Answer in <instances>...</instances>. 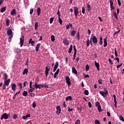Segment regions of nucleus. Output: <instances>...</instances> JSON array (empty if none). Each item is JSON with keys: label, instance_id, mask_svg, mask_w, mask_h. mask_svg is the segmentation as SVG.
Here are the masks:
<instances>
[{"label": "nucleus", "instance_id": "7", "mask_svg": "<svg viewBox=\"0 0 124 124\" xmlns=\"http://www.w3.org/2000/svg\"><path fill=\"white\" fill-rule=\"evenodd\" d=\"M31 81H30V87L31 89L28 91V93H32L33 91H34V87H32V86H31Z\"/></svg>", "mask_w": 124, "mask_h": 124}, {"label": "nucleus", "instance_id": "13", "mask_svg": "<svg viewBox=\"0 0 124 124\" xmlns=\"http://www.w3.org/2000/svg\"><path fill=\"white\" fill-rule=\"evenodd\" d=\"M35 43V41H32V39L30 38L29 41V44H31L32 46H33L34 45V43Z\"/></svg>", "mask_w": 124, "mask_h": 124}, {"label": "nucleus", "instance_id": "12", "mask_svg": "<svg viewBox=\"0 0 124 124\" xmlns=\"http://www.w3.org/2000/svg\"><path fill=\"white\" fill-rule=\"evenodd\" d=\"M94 65L96 67L98 71H99V63L97 62L96 61H94Z\"/></svg>", "mask_w": 124, "mask_h": 124}, {"label": "nucleus", "instance_id": "23", "mask_svg": "<svg viewBox=\"0 0 124 124\" xmlns=\"http://www.w3.org/2000/svg\"><path fill=\"white\" fill-rule=\"evenodd\" d=\"M12 90H13V91H16V84H15V83L12 84Z\"/></svg>", "mask_w": 124, "mask_h": 124}, {"label": "nucleus", "instance_id": "35", "mask_svg": "<svg viewBox=\"0 0 124 124\" xmlns=\"http://www.w3.org/2000/svg\"><path fill=\"white\" fill-rule=\"evenodd\" d=\"M76 34V31L73 30V31H72V32L71 33V35L72 36H74Z\"/></svg>", "mask_w": 124, "mask_h": 124}, {"label": "nucleus", "instance_id": "19", "mask_svg": "<svg viewBox=\"0 0 124 124\" xmlns=\"http://www.w3.org/2000/svg\"><path fill=\"white\" fill-rule=\"evenodd\" d=\"M40 45H41L40 43H39L36 45V48H35L36 52H38L39 50V47H40Z\"/></svg>", "mask_w": 124, "mask_h": 124}, {"label": "nucleus", "instance_id": "15", "mask_svg": "<svg viewBox=\"0 0 124 124\" xmlns=\"http://www.w3.org/2000/svg\"><path fill=\"white\" fill-rule=\"evenodd\" d=\"M113 97L114 98V107H117V100H116V95L115 94L113 95Z\"/></svg>", "mask_w": 124, "mask_h": 124}, {"label": "nucleus", "instance_id": "24", "mask_svg": "<svg viewBox=\"0 0 124 124\" xmlns=\"http://www.w3.org/2000/svg\"><path fill=\"white\" fill-rule=\"evenodd\" d=\"M31 117V114H27L26 116H23L22 118L23 120H26L28 119V118H30Z\"/></svg>", "mask_w": 124, "mask_h": 124}, {"label": "nucleus", "instance_id": "20", "mask_svg": "<svg viewBox=\"0 0 124 124\" xmlns=\"http://www.w3.org/2000/svg\"><path fill=\"white\" fill-rule=\"evenodd\" d=\"M104 46L106 47L107 46V37H106L104 39Z\"/></svg>", "mask_w": 124, "mask_h": 124}, {"label": "nucleus", "instance_id": "28", "mask_svg": "<svg viewBox=\"0 0 124 124\" xmlns=\"http://www.w3.org/2000/svg\"><path fill=\"white\" fill-rule=\"evenodd\" d=\"M28 72H29V70L28 69L25 68L23 71V75H25V74H28Z\"/></svg>", "mask_w": 124, "mask_h": 124}, {"label": "nucleus", "instance_id": "22", "mask_svg": "<svg viewBox=\"0 0 124 124\" xmlns=\"http://www.w3.org/2000/svg\"><path fill=\"white\" fill-rule=\"evenodd\" d=\"M87 11L88 12H91L92 11V9H91V5L90 4H87Z\"/></svg>", "mask_w": 124, "mask_h": 124}, {"label": "nucleus", "instance_id": "1", "mask_svg": "<svg viewBox=\"0 0 124 124\" xmlns=\"http://www.w3.org/2000/svg\"><path fill=\"white\" fill-rule=\"evenodd\" d=\"M105 92L100 91V94H101L102 96H104V97H105L106 96V94H108V91H107V89L106 88H104Z\"/></svg>", "mask_w": 124, "mask_h": 124}, {"label": "nucleus", "instance_id": "10", "mask_svg": "<svg viewBox=\"0 0 124 124\" xmlns=\"http://www.w3.org/2000/svg\"><path fill=\"white\" fill-rule=\"evenodd\" d=\"M63 43H64L65 45H68L69 44V41H68L67 39L65 37L63 40Z\"/></svg>", "mask_w": 124, "mask_h": 124}, {"label": "nucleus", "instance_id": "29", "mask_svg": "<svg viewBox=\"0 0 124 124\" xmlns=\"http://www.w3.org/2000/svg\"><path fill=\"white\" fill-rule=\"evenodd\" d=\"M65 100L66 101H68V100L71 101L72 100V97H71V96H69L66 98Z\"/></svg>", "mask_w": 124, "mask_h": 124}, {"label": "nucleus", "instance_id": "62", "mask_svg": "<svg viewBox=\"0 0 124 124\" xmlns=\"http://www.w3.org/2000/svg\"><path fill=\"white\" fill-rule=\"evenodd\" d=\"M117 1L119 6H121V5H122V3H121V1L120 0H117Z\"/></svg>", "mask_w": 124, "mask_h": 124}, {"label": "nucleus", "instance_id": "56", "mask_svg": "<svg viewBox=\"0 0 124 124\" xmlns=\"http://www.w3.org/2000/svg\"><path fill=\"white\" fill-rule=\"evenodd\" d=\"M59 74V73L56 72L54 74V78H57V75Z\"/></svg>", "mask_w": 124, "mask_h": 124}, {"label": "nucleus", "instance_id": "52", "mask_svg": "<svg viewBox=\"0 0 124 124\" xmlns=\"http://www.w3.org/2000/svg\"><path fill=\"white\" fill-rule=\"evenodd\" d=\"M109 3L110 6H113V5H114V3L113 2V1L112 0H110Z\"/></svg>", "mask_w": 124, "mask_h": 124}, {"label": "nucleus", "instance_id": "16", "mask_svg": "<svg viewBox=\"0 0 124 124\" xmlns=\"http://www.w3.org/2000/svg\"><path fill=\"white\" fill-rule=\"evenodd\" d=\"M72 72L73 73H74V74H76V75L78 74V72H77V70H76V69H75L74 67H72Z\"/></svg>", "mask_w": 124, "mask_h": 124}, {"label": "nucleus", "instance_id": "40", "mask_svg": "<svg viewBox=\"0 0 124 124\" xmlns=\"http://www.w3.org/2000/svg\"><path fill=\"white\" fill-rule=\"evenodd\" d=\"M54 20V17H51L49 20L50 24H53V22Z\"/></svg>", "mask_w": 124, "mask_h": 124}, {"label": "nucleus", "instance_id": "18", "mask_svg": "<svg viewBox=\"0 0 124 124\" xmlns=\"http://www.w3.org/2000/svg\"><path fill=\"white\" fill-rule=\"evenodd\" d=\"M73 49V46L72 45H71L68 50L69 54H71V53L72 52Z\"/></svg>", "mask_w": 124, "mask_h": 124}, {"label": "nucleus", "instance_id": "59", "mask_svg": "<svg viewBox=\"0 0 124 124\" xmlns=\"http://www.w3.org/2000/svg\"><path fill=\"white\" fill-rule=\"evenodd\" d=\"M82 13L85 14V8L84 7L82 8Z\"/></svg>", "mask_w": 124, "mask_h": 124}, {"label": "nucleus", "instance_id": "55", "mask_svg": "<svg viewBox=\"0 0 124 124\" xmlns=\"http://www.w3.org/2000/svg\"><path fill=\"white\" fill-rule=\"evenodd\" d=\"M95 124H100V122L98 120H96L94 122Z\"/></svg>", "mask_w": 124, "mask_h": 124}, {"label": "nucleus", "instance_id": "48", "mask_svg": "<svg viewBox=\"0 0 124 124\" xmlns=\"http://www.w3.org/2000/svg\"><path fill=\"white\" fill-rule=\"evenodd\" d=\"M77 36L78 40H80V33L79 32H78V34L77 35Z\"/></svg>", "mask_w": 124, "mask_h": 124}, {"label": "nucleus", "instance_id": "64", "mask_svg": "<svg viewBox=\"0 0 124 124\" xmlns=\"http://www.w3.org/2000/svg\"><path fill=\"white\" fill-rule=\"evenodd\" d=\"M88 105H89V108H92V103H91V102H89L88 103Z\"/></svg>", "mask_w": 124, "mask_h": 124}, {"label": "nucleus", "instance_id": "5", "mask_svg": "<svg viewBox=\"0 0 124 124\" xmlns=\"http://www.w3.org/2000/svg\"><path fill=\"white\" fill-rule=\"evenodd\" d=\"M65 79L66 81V84H67L68 87H70V86L71 85V82H70V78L69 77L66 76Z\"/></svg>", "mask_w": 124, "mask_h": 124}, {"label": "nucleus", "instance_id": "43", "mask_svg": "<svg viewBox=\"0 0 124 124\" xmlns=\"http://www.w3.org/2000/svg\"><path fill=\"white\" fill-rule=\"evenodd\" d=\"M48 67L49 68H48ZM48 67L47 66L46 67V70H45L46 72H49L50 71V66H48Z\"/></svg>", "mask_w": 124, "mask_h": 124}, {"label": "nucleus", "instance_id": "45", "mask_svg": "<svg viewBox=\"0 0 124 124\" xmlns=\"http://www.w3.org/2000/svg\"><path fill=\"white\" fill-rule=\"evenodd\" d=\"M51 41L52 42L55 41V36H54V35H52L51 36Z\"/></svg>", "mask_w": 124, "mask_h": 124}, {"label": "nucleus", "instance_id": "27", "mask_svg": "<svg viewBox=\"0 0 124 124\" xmlns=\"http://www.w3.org/2000/svg\"><path fill=\"white\" fill-rule=\"evenodd\" d=\"M16 9H14L11 13V15L12 16H14V15H16Z\"/></svg>", "mask_w": 124, "mask_h": 124}, {"label": "nucleus", "instance_id": "17", "mask_svg": "<svg viewBox=\"0 0 124 124\" xmlns=\"http://www.w3.org/2000/svg\"><path fill=\"white\" fill-rule=\"evenodd\" d=\"M37 13L38 16H40V14L41 13V9L40 8V7H39L37 8Z\"/></svg>", "mask_w": 124, "mask_h": 124}, {"label": "nucleus", "instance_id": "36", "mask_svg": "<svg viewBox=\"0 0 124 124\" xmlns=\"http://www.w3.org/2000/svg\"><path fill=\"white\" fill-rule=\"evenodd\" d=\"M90 42H91V40H90L89 39L87 40L86 41L87 47H89V46H90Z\"/></svg>", "mask_w": 124, "mask_h": 124}, {"label": "nucleus", "instance_id": "46", "mask_svg": "<svg viewBox=\"0 0 124 124\" xmlns=\"http://www.w3.org/2000/svg\"><path fill=\"white\" fill-rule=\"evenodd\" d=\"M114 52H115V57H118V52H117V48H114Z\"/></svg>", "mask_w": 124, "mask_h": 124}, {"label": "nucleus", "instance_id": "30", "mask_svg": "<svg viewBox=\"0 0 124 124\" xmlns=\"http://www.w3.org/2000/svg\"><path fill=\"white\" fill-rule=\"evenodd\" d=\"M6 25L8 27L9 26V25H10V21H9V19H8V18L6 19Z\"/></svg>", "mask_w": 124, "mask_h": 124}, {"label": "nucleus", "instance_id": "42", "mask_svg": "<svg viewBox=\"0 0 124 124\" xmlns=\"http://www.w3.org/2000/svg\"><path fill=\"white\" fill-rule=\"evenodd\" d=\"M58 67H59V62H56L54 68L57 69Z\"/></svg>", "mask_w": 124, "mask_h": 124}, {"label": "nucleus", "instance_id": "58", "mask_svg": "<svg viewBox=\"0 0 124 124\" xmlns=\"http://www.w3.org/2000/svg\"><path fill=\"white\" fill-rule=\"evenodd\" d=\"M29 58H27L26 60V62L25 65H27V66L29 65Z\"/></svg>", "mask_w": 124, "mask_h": 124}, {"label": "nucleus", "instance_id": "2", "mask_svg": "<svg viewBox=\"0 0 124 124\" xmlns=\"http://www.w3.org/2000/svg\"><path fill=\"white\" fill-rule=\"evenodd\" d=\"M96 107H97V109L98 110V112H102V109H101V106H100V103L99 102H96L95 103Z\"/></svg>", "mask_w": 124, "mask_h": 124}, {"label": "nucleus", "instance_id": "4", "mask_svg": "<svg viewBox=\"0 0 124 124\" xmlns=\"http://www.w3.org/2000/svg\"><path fill=\"white\" fill-rule=\"evenodd\" d=\"M8 118H9L8 114H7L6 113H5L1 115L0 120H3V119H4V120H7Z\"/></svg>", "mask_w": 124, "mask_h": 124}, {"label": "nucleus", "instance_id": "3", "mask_svg": "<svg viewBox=\"0 0 124 124\" xmlns=\"http://www.w3.org/2000/svg\"><path fill=\"white\" fill-rule=\"evenodd\" d=\"M24 42H25V37L24 35H22V37L20 38V47L23 46V45H24Z\"/></svg>", "mask_w": 124, "mask_h": 124}, {"label": "nucleus", "instance_id": "31", "mask_svg": "<svg viewBox=\"0 0 124 124\" xmlns=\"http://www.w3.org/2000/svg\"><path fill=\"white\" fill-rule=\"evenodd\" d=\"M5 10H6V7H4L0 9V12H1V13H3Z\"/></svg>", "mask_w": 124, "mask_h": 124}, {"label": "nucleus", "instance_id": "9", "mask_svg": "<svg viewBox=\"0 0 124 124\" xmlns=\"http://www.w3.org/2000/svg\"><path fill=\"white\" fill-rule=\"evenodd\" d=\"M92 40L94 44H96L97 43V38H96V36H93V37H92Z\"/></svg>", "mask_w": 124, "mask_h": 124}, {"label": "nucleus", "instance_id": "49", "mask_svg": "<svg viewBox=\"0 0 124 124\" xmlns=\"http://www.w3.org/2000/svg\"><path fill=\"white\" fill-rule=\"evenodd\" d=\"M84 94H85V95H88L89 94V91L88 90H85L84 91Z\"/></svg>", "mask_w": 124, "mask_h": 124}, {"label": "nucleus", "instance_id": "39", "mask_svg": "<svg viewBox=\"0 0 124 124\" xmlns=\"http://www.w3.org/2000/svg\"><path fill=\"white\" fill-rule=\"evenodd\" d=\"M61 7V6L59 7V9L57 12V15L58 16V17H61V13L60 12V8Z\"/></svg>", "mask_w": 124, "mask_h": 124}, {"label": "nucleus", "instance_id": "61", "mask_svg": "<svg viewBox=\"0 0 124 124\" xmlns=\"http://www.w3.org/2000/svg\"><path fill=\"white\" fill-rule=\"evenodd\" d=\"M30 14L31 15L32 13H33V8H31L30 9Z\"/></svg>", "mask_w": 124, "mask_h": 124}, {"label": "nucleus", "instance_id": "25", "mask_svg": "<svg viewBox=\"0 0 124 124\" xmlns=\"http://www.w3.org/2000/svg\"><path fill=\"white\" fill-rule=\"evenodd\" d=\"M7 34L8 35H11L12 34V30L9 29L7 32Z\"/></svg>", "mask_w": 124, "mask_h": 124}, {"label": "nucleus", "instance_id": "6", "mask_svg": "<svg viewBox=\"0 0 124 124\" xmlns=\"http://www.w3.org/2000/svg\"><path fill=\"white\" fill-rule=\"evenodd\" d=\"M74 13H75V16L76 17H77L79 14V11H78V8L77 7H74Z\"/></svg>", "mask_w": 124, "mask_h": 124}, {"label": "nucleus", "instance_id": "33", "mask_svg": "<svg viewBox=\"0 0 124 124\" xmlns=\"http://www.w3.org/2000/svg\"><path fill=\"white\" fill-rule=\"evenodd\" d=\"M117 30H118V31H117L114 33L113 36H115L116 34H118L119 32L121 31V30H120V29L117 28Z\"/></svg>", "mask_w": 124, "mask_h": 124}, {"label": "nucleus", "instance_id": "21", "mask_svg": "<svg viewBox=\"0 0 124 124\" xmlns=\"http://www.w3.org/2000/svg\"><path fill=\"white\" fill-rule=\"evenodd\" d=\"M113 16L116 20H119V18H118V16H117V13L116 12H113Z\"/></svg>", "mask_w": 124, "mask_h": 124}, {"label": "nucleus", "instance_id": "63", "mask_svg": "<svg viewBox=\"0 0 124 124\" xmlns=\"http://www.w3.org/2000/svg\"><path fill=\"white\" fill-rule=\"evenodd\" d=\"M13 119H14V120H16V119H17V115L16 114L14 115Z\"/></svg>", "mask_w": 124, "mask_h": 124}, {"label": "nucleus", "instance_id": "8", "mask_svg": "<svg viewBox=\"0 0 124 124\" xmlns=\"http://www.w3.org/2000/svg\"><path fill=\"white\" fill-rule=\"evenodd\" d=\"M56 114L57 115H60L61 114V112H62V109H61V107L60 106L56 107Z\"/></svg>", "mask_w": 124, "mask_h": 124}, {"label": "nucleus", "instance_id": "32", "mask_svg": "<svg viewBox=\"0 0 124 124\" xmlns=\"http://www.w3.org/2000/svg\"><path fill=\"white\" fill-rule=\"evenodd\" d=\"M22 95H23V96H28V92L24 91L23 92Z\"/></svg>", "mask_w": 124, "mask_h": 124}, {"label": "nucleus", "instance_id": "47", "mask_svg": "<svg viewBox=\"0 0 124 124\" xmlns=\"http://www.w3.org/2000/svg\"><path fill=\"white\" fill-rule=\"evenodd\" d=\"M120 120V121H122V122H124V117H123V116L121 115L119 117Z\"/></svg>", "mask_w": 124, "mask_h": 124}, {"label": "nucleus", "instance_id": "11", "mask_svg": "<svg viewBox=\"0 0 124 124\" xmlns=\"http://www.w3.org/2000/svg\"><path fill=\"white\" fill-rule=\"evenodd\" d=\"M35 88L36 89H41V88H43V85L41 84L37 85V83H35Z\"/></svg>", "mask_w": 124, "mask_h": 124}, {"label": "nucleus", "instance_id": "37", "mask_svg": "<svg viewBox=\"0 0 124 124\" xmlns=\"http://www.w3.org/2000/svg\"><path fill=\"white\" fill-rule=\"evenodd\" d=\"M58 21L60 25H62V18H61V17H58Z\"/></svg>", "mask_w": 124, "mask_h": 124}, {"label": "nucleus", "instance_id": "54", "mask_svg": "<svg viewBox=\"0 0 124 124\" xmlns=\"http://www.w3.org/2000/svg\"><path fill=\"white\" fill-rule=\"evenodd\" d=\"M18 87H19V89H21V90H22V83H19L18 84Z\"/></svg>", "mask_w": 124, "mask_h": 124}, {"label": "nucleus", "instance_id": "38", "mask_svg": "<svg viewBox=\"0 0 124 124\" xmlns=\"http://www.w3.org/2000/svg\"><path fill=\"white\" fill-rule=\"evenodd\" d=\"M85 70L86 71H88V70H90V66H89L88 64H87L85 66Z\"/></svg>", "mask_w": 124, "mask_h": 124}, {"label": "nucleus", "instance_id": "51", "mask_svg": "<svg viewBox=\"0 0 124 124\" xmlns=\"http://www.w3.org/2000/svg\"><path fill=\"white\" fill-rule=\"evenodd\" d=\"M32 107H33V108H35V107H36V103H35V102H33Z\"/></svg>", "mask_w": 124, "mask_h": 124}, {"label": "nucleus", "instance_id": "44", "mask_svg": "<svg viewBox=\"0 0 124 124\" xmlns=\"http://www.w3.org/2000/svg\"><path fill=\"white\" fill-rule=\"evenodd\" d=\"M73 49H74V53H77V49H76V46L75 45L73 46Z\"/></svg>", "mask_w": 124, "mask_h": 124}, {"label": "nucleus", "instance_id": "50", "mask_svg": "<svg viewBox=\"0 0 124 124\" xmlns=\"http://www.w3.org/2000/svg\"><path fill=\"white\" fill-rule=\"evenodd\" d=\"M108 62H109V63H110V64L111 65H113V64H114V63L112 61V60H111V59H108Z\"/></svg>", "mask_w": 124, "mask_h": 124}, {"label": "nucleus", "instance_id": "53", "mask_svg": "<svg viewBox=\"0 0 124 124\" xmlns=\"http://www.w3.org/2000/svg\"><path fill=\"white\" fill-rule=\"evenodd\" d=\"M114 61H117L118 62H120V58L116 57L114 58Z\"/></svg>", "mask_w": 124, "mask_h": 124}, {"label": "nucleus", "instance_id": "60", "mask_svg": "<svg viewBox=\"0 0 124 124\" xmlns=\"http://www.w3.org/2000/svg\"><path fill=\"white\" fill-rule=\"evenodd\" d=\"M75 124H81V123H80V120H78L77 121H76Z\"/></svg>", "mask_w": 124, "mask_h": 124}, {"label": "nucleus", "instance_id": "57", "mask_svg": "<svg viewBox=\"0 0 124 124\" xmlns=\"http://www.w3.org/2000/svg\"><path fill=\"white\" fill-rule=\"evenodd\" d=\"M98 83H99V84H103V81L102 79H99Z\"/></svg>", "mask_w": 124, "mask_h": 124}, {"label": "nucleus", "instance_id": "34", "mask_svg": "<svg viewBox=\"0 0 124 124\" xmlns=\"http://www.w3.org/2000/svg\"><path fill=\"white\" fill-rule=\"evenodd\" d=\"M100 45H102L103 44V41L102 39V37H100V42H99Z\"/></svg>", "mask_w": 124, "mask_h": 124}, {"label": "nucleus", "instance_id": "26", "mask_svg": "<svg viewBox=\"0 0 124 124\" xmlns=\"http://www.w3.org/2000/svg\"><path fill=\"white\" fill-rule=\"evenodd\" d=\"M7 77H8V75H7V74L6 73H4L3 75V80H7Z\"/></svg>", "mask_w": 124, "mask_h": 124}, {"label": "nucleus", "instance_id": "14", "mask_svg": "<svg viewBox=\"0 0 124 124\" xmlns=\"http://www.w3.org/2000/svg\"><path fill=\"white\" fill-rule=\"evenodd\" d=\"M9 83H10V79L4 80V85H5V86H8V85H9Z\"/></svg>", "mask_w": 124, "mask_h": 124}, {"label": "nucleus", "instance_id": "41", "mask_svg": "<svg viewBox=\"0 0 124 124\" xmlns=\"http://www.w3.org/2000/svg\"><path fill=\"white\" fill-rule=\"evenodd\" d=\"M38 28V22H36L35 23V30H37Z\"/></svg>", "mask_w": 124, "mask_h": 124}]
</instances>
